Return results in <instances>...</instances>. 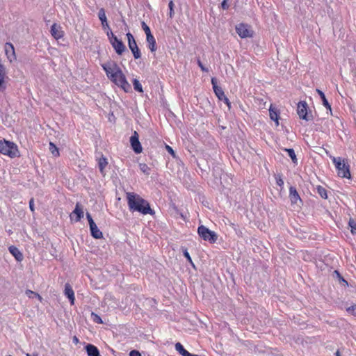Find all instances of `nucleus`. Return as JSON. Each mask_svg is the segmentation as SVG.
<instances>
[{
  "instance_id": "1",
  "label": "nucleus",
  "mask_w": 356,
  "mask_h": 356,
  "mask_svg": "<svg viewBox=\"0 0 356 356\" xmlns=\"http://www.w3.org/2000/svg\"><path fill=\"white\" fill-rule=\"evenodd\" d=\"M107 77L118 87H120L124 92L131 90V85L127 81L126 76L118 65L109 61L102 65Z\"/></svg>"
},
{
  "instance_id": "2",
  "label": "nucleus",
  "mask_w": 356,
  "mask_h": 356,
  "mask_svg": "<svg viewBox=\"0 0 356 356\" xmlns=\"http://www.w3.org/2000/svg\"><path fill=\"white\" fill-rule=\"evenodd\" d=\"M126 197L128 207L131 211H137L143 215H153L154 213L149 204L139 195L135 193L127 192Z\"/></svg>"
},
{
  "instance_id": "3",
  "label": "nucleus",
  "mask_w": 356,
  "mask_h": 356,
  "mask_svg": "<svg viewBox=\"0 0 356 356\" xmlns=\"http://www.w3.org/2000/svg\"><path fill=\"white\" fill-rule=\"evenodd\" d=\"M0 153L10 158L19 156L17 146L14 143L6 140H0Z\"/></svg>"
},
{
  "instance_id": "4",
  "label": "nucleus",
  "mask_w": 356,
  "mask_h": 356,
  "mask_svg": "<svg viewBox=\"0 0 356 356\" xmlns=\"http://www.w3.org/2000/svg\"><path fill=\"white\" fill-rule=\"evenodd\" d=\"M332 161L337 169L338 175L343 178H350L349 165L341 157H333Z\"/></svg>"
},
{
  "instance_id": "5",
  "label": "nucleus",
  "mask_w": 356,
  "mask_h": 356,
  "mask_svg": "<svg viewBox=\"0 0 356 356\" xmlns=\"http://www.w3.org/2000/svg\"><path fill=\"white\" fill-rule=\"evenodd\" d=\"M107 35L109 38V41L115 50L116 53L118 55H122V53L125 51L126 47L123 42L118 40V38L111 31L107 33Z\"/></svg>"
},
{
  "instance_id": "6",
  "label": "nucleus",
  "mask_w": 356,
  "mask_h": 356,
  "mask_svg": "<svg viewBox=\"0 0 356 356\" xmlns=\"http://www.w3.org/2000/svg\"><path fill=\"white\" fill-rule=\"evenodd\" d=\"M198 234L205 241L210 243H214L217 240V235L213 231L209 230L204 225H201L197 229Z\"/></svg>"
},
{
  "instance_id": "7",
  "label": "nucleus",
  "mask_w": 356,
  "mask_h": 356,
  "mask_svg": "<svg viewBox=\"0 0 356 356\" xmlns=\"http://www.w3.org/2000/svg\"><path fill=\"white\" fill-rule=\"evenodd\" d=\"M127 37L128 40V45L131 51L133 56L135 59H138L141 56L140 51L136 44V42L133 36V35L130 33H127Z\"/></svg>"
},
{
  "instance_id": "8",
  "label": "nucleus",
  "mask_w": 356,
  "mask_h": 356,
  "mask_svg": "<svg viewBox=\"0 0 356 356\" xmlns=\"http://www.w3.org/2000/svg\"><path fill=\"white\" fill-rule=\"evenodd\" d=\"M236 31L241 38H251L253 35V31L250 26L245 24H239L236 26Z\"/></svg>"
},
{
  "instance_id": "9",
  "label": "nucleus",
  "mask_w": 356,
  "mask_h": 356,
  "mask_svg": "<svg viewBox=\"0 0 356 356\" xmlns=\"http://www.w3.org/2000/svg\"><path fill=\"white\" fill-rule=\"evenodd\" d=\"M83 208L80 203L77 202L76 204L75 209L70 215V219L71 220L79 222L82 218H83Z\"/></svg>"
},
{
  "instance_id": "10",
  "label": "nucleus",
  "mask_w": 356,
  "mask_h": 356,
  "mask_svg": "<svg viewBox=\"0 0 356 356\" xmlns=\"http://www.w3.org/2000/svg\"><path fill=\"white\" fill-rule=\"evenodd\" d=\"M138 138L139 136L136 131L134 132V134L130 138V143L131 147L136 154H140L143 151V148Z\"/></svg>"
},
{
  "instance_id": "11",
  "label": "nucleus",
  "mask_w": 356,
  "mask_h": 356,
  "mask_svg": "<svg viewBox=\"0 0 356 356\" xmlns=\"http://www.w3.org/2000/svg\"><path fill=\"white\" fill-rule=\"evenodd\" d=\"M5 52L8 59L10 62H13L16 60V55L15 48L13 44L10 42H6L5 44Z\"/></svg>"
},
{
  "instance_id": "12",
  "label": "nucleus",
  "mask_w": 356,
  "mask_h": 356,
  "mask_svg": "<svg viewBox=\"0 0 356 356\" xmlns=\"http://www.w3.org/2000/svg\"><path fill=\"white\" fill-rule=\"evenodd\" d=\"M50 32H51V35L56 40H59V39L62 38L64 35V32L63 31L61 26L58 25L56 23H54L51 26Z\"/></svg>"
},
{
  "instance_id": "13",
  "label": "nucleus",
  "mask_w": 356,
  "mask_h": 356,
  "mask_svg": "<svg viewBox=\"0 0 356 356\" xmlns=\"http://www.w3.org/2000/svg\"><path fill=\"white\" fill-rule=\"evenodd\" d=\"M298 114L299 117L305 120H309V118L307 117V104L305 102H301L298 104L297 109Z\"/></svg>"
},
{
  "instance_id": "14",
  "label": "nucleus",
  "mask_w": 356,
  "mask_h": 356,
  "mask_svg": "<svg viewBox=\"0 0 356 356\" xmlns=\"http://www.w3.org/2000/svg\"><path fill=\"white\" fill-rule=\"evenodd\" d=\"M211 83L216 95L220 100H222L225 95L222 89L217 85V80L215 78L211 79Z\"/></svg>"
},
{
  "instance_id": "15",
  "label": "nucleus",
  "mask_w": 356,
  "mask_h": 356,
  "mask_svg": "<svg viewBox=\"0 0 356 356\" xmlns=\"http://www.w3.org/2000/svg\"><path fill=\"white\" fill-rule=\"evenodd\" d=\"M65 295L69 298L71 305H74V293L69 283H66L65 285Z\"/></svg>"
},
{
  "instance_id": "16",
  "label": "nucleus",
  "mask_w": 356,
  "mask_h": 356,
  "mask_svg": "<svg viewBox=\"0 0 356 356\" xmlns=\"http://www.w3.org/2000/svg\"><path fill=\"white\" fill-rule=\"evenodd\" d=\"M90 229L91 232V235L95 238L100 239L103 238L102 232L99 230V229L97 227L95 223H92L91 225H90Z\"/></svg>"
},
{
  "instance_id": "17",
  "label": "nucleus",
  "mask_w": 356,
  "mask_h": 356,
  "mask_svg": "<svg viewBox=\"0 0 356 356\" xmlns=\"http://www.w3.org/2000/svg\"><path fill=\"white\" fill-rule=\"evenodd\" d=\"M9 252L16 259L17 261H21L23 260V254L17 247L13 245L10 246Z\"/></svg>"
},
{
  "instance_id": "18",
  "label": "nucleus",
  "mask_w": 356,
  "mask_h": 356,
  "mask_svg": "<svg viewBox=\"0 0 356 356\" xmlns=\"http://www.w3.org/2000/svg\"><path fill=\"white\" fill-rule=\"evenodd\" d=\"M289 196L292 204H297L298 202H301L300 196L294 187H290Z\"/></svg>"
},
{
  "instance_id": "19",
  "label": "nucleus",
  "mask_w": 356,
  "mask_h": 356,
  "mask_svg": "<svg viewBox=\"0 0 356 356\" xmlns=\"http://www.w3.org/2000/svg\"><path fill=\"white\" fill-rule=\"evenodd\" d=\"M98 17L102 22V25L103 28L104 29H109V26L107 22V18H106V16L105 14V10L104 8L99 9V13H98Z\"/></svg>"
},
{
  "instance_id": "20",
  "label": "nucleus",
  "mask_w": 356,
  "mask_h": 356,
  "mask_svg": "<svg viewBox=\"0 0 356 356\" xmlns=\"http://www.w3.org/2000/svg\"><path fill=\"white\" fill-rule=\"evenodd\" d=\"M86 350L88 356H99V352L97 348L92 344H88Z\"/></svg>"
},
{
  "instance_id": "21",
  "label": "nucleus",
  "mask_w": 356,
  "mask_h": 356,
  "mask_svg": "<svg viewBox=\"0 0 356 356\" xmlns=\"http://www.w3.org/2000/svg\"><path fill=\"white\" fill-rule=\"evenodd\" d=\"M147 42L149 44V49L151 50L152 52H154L156 50V40L154 39V37L152 35H149L146 36Z\"/></svg>"
},
{
  "instance_id": "22",
  "label": "nucleus",
  "mask_w": 356,
  "mask_h": 356,
  "mask_svg": "<svg viewBox=\"0 0 356 356\" xmlns=\"http://www.w3.org/2000/svg\"><path fill=\"white\" fill-rule=\"evenodd\" d=\"M270 118L272 120H274L277 126L279 124V114L277 110L272 106L269 109Z\"/></svg>"
},
{
  "instance_id": "23",
  "label": "nucleus",
  "mask_w": 356,
  "mask_h": 356,
  "mask_svg": "<svg viewBox=\"0 0 356 356\" xmlns=\"http://www.w3.org/2000/svg\"><path fill=\"white\" fill-rule=\"evenodd\" d=\"M175 349L178 351L182 356H188L190 355V353H188L186 350L184 349L183 346L180 343H177L175 344Z\"/></svg>"
},
{
  "instance_id": "24",
  "label": "nucleus",
  "mask_w": 356,
  "mask_h": 356,
  "mask_svg": "<svg viewBox=\"0 0 356 356\" xmlns=\"http://www.w3.org/2000/svg\"><path fill=\"white\" fill-rule=\"evenodd\" d=\"M316 92H318V94L320 95V97H321L322 99V101H323V104L327 108H328L329 110L331 111V106L330 105V104L328 103L324 93L320 90L319 89H316Z\"/></svg>"
},
{
  "instance_id": "25",
  "label": "nucleus",
  "mask_w": 356,
  "mask_h": 356,
  "mask_svg": "<svg viewBox=\"0 0 356 356\" xmlns=\"http://www.w3.org/2000/svg\"><path fill=\"white\" fill-rule=\"evenodd\" d=\"M6 74V73L5 67L1 63V61L0 60V86L3 85Z\"/></svg>"
},
{
  "instance_id": "26",
  "label": "nucleus",
  "mask_w": 356,
  "mask_h": 356,
  "mask_svg": "<svg viewBox=\"0 0 356 356\" xmlns=\"http://www.w3.org/2000/svg\"><path fill=\"white\" fill-rule=\"evenodd\" d=\"M49 151L55 157H58L60 155L58 147L53 143H49Z\"/></svg>"
},
{
  "instance_id": "27",
  "label": "nucleus",
  "mask_w": 356,
  "mask_h": 356,
  "mask_svg": "<svg viewBox=\"0 0 356 356\" xmlns=\"http://www.w3.org/2000/svg\"><path fill=\"white\" fill-rule=\"evenodd\" d=\"M108 164V162H107V160L106 158H101L99 159V170H100V172H102V174H104V170L105 168V167Z\"/></svg>"
},
{
  "instance_id": "28",
  "label": "nucleus",
  "mask_w": 356,
  "mask_h": 356,
  "mask_svg": "<svg viewBox=\"0 0 356 356\" xmlns=\"http://www.w3.org/2000/svg\"><path fill=\"white\" fill-rule=\"evenodd\" d=\"M317 192L322 198H324V199L327 198V191L323 186H318L317 187Z\"/></svg>"
},
{
  "instance_id": "29",
  "label": "nucleus",
  "mask_w": 356,
  "mask_h": 356,
  "mask_svg": "<svg viewBox=\"0 0 356 356\" xmlns=\"http://www.w3.org/2000/svg\"><path fill=\"white\" fill-rule=\"evenodd\" d=\"M140 170L145 175H149L150 168L148 167V165L145 163H140L139 164Z\"/></svg>"
},
{
  "instance_id": "30",
  "label": "nucleus",
  "mask_w": 356,
  "mask_h": 356,
  "mask_svg": "<svg viewBox=\"0 0 356 356\" xmlns=\"http://www.w3.org/2000/svg\"><path fill=\"white\" fill-rule=\"evenodd\" d=\"M133 85H134V89L136 90V91H138L140 92H143V88H142V86L140 84V83L139 82V81L136 79H135L133 81Z\"/></svg>"
},
{
  "instance_id": "31",
  "label": "nucleus",
  "mask_w": 356,
  "mask_h": 356,
  "mask_svg": "<svg viewBox=\"0 0 356 356\" xmlns=\"http://www.w3.org/2000/svg\"><path fill=\"white\" fill-rule=\"evenodd\" d=\"M285 151L288 152L293 162L296 163L297 159L294 150L293 149H285Z\"/></svg>"
},
{
  "instance_id": "32",
  "label": "nucleus",
  "mask_w": 356,
  "mask_h": 356,
  "mask_svg": "<svg viewBox=\"0 0 356 356\" xmlns=\"http://www.w3.org/2000/svg\"><path fill=\"white\" fill-rule=\"evenodd\" d=\"M91 315H92V320H93L94 322H95L97 323H99V324L103 323V321H102V318L97 314H95L94 312H92Z\"/></svg>"
},
{
  "instance_id": "33",
  "label": "nucleus",
  "mask_w": 356,
  "mask_h": 356,
  "mask_svg": "<svg viewBox=\"0 0 356 356\" xmlns=\"http://www.w3.org/2000/svg\"><path fill=\"white\" fill-rule=\"evenodd\" d=\"M142 28L144 30L146 36L152 35L149 27L144 22H142Z\"/></svg>"
},
{
  "instance_id": "34",
  "label": "nucleus",
  "mask_w": 356,
  "mask_h": 356,
  "mask_svg": "<svg viewBox=\"0 0 356 356\" xmlns=\"http://www.w3.org/2000/svg\"><path fill=\"white\" fill-rule=\"evenodd\" d=\"M346 311L351 315L356 316V304L349 307L346 309Z\"/></svg>"
},
{
  "instance_id": "35",
  "label": "nucleus",
  "mask_w": 356,
  "mask_h": 356,
  "mask_svg": "<svg viewBox=\"0 0 356 356\" xmlns=\"http://www.w3.org/2000/svg\"><path fill=\"white\" fill-rule=\"evenodd\" d=\"M349 225L351 227V232L356 234V222L353 219L349 220Z\"/></svg>"
},
{
  "instance_id": "36",
  "label": "nucleus",
  "mask_w": 356,
  "mask_h": 356,
  "mask_svg": "<svg viewBox=\"0 0 356 356\" xmlns=\"http://www.w3.org/2000/svg\"><path fill=\"white\" fill-rule=\"evenodd\" d=\"M25 293L29 298H33L37 295V293L29 289L25 291Z\"/></svg>"
},
{
  "instance_id": "37",
  "label": "nucleus",
  "mask_w": 356,
  "mask_h": 356,
  "mask_svg": "<svg viewBox=\"0 0 356 356\" xmlns=\"http://www.w3.org/2000/svg\"><path fill=\"white\" fill-rule=\"evenodd\" d=\"M168 6H169V8H170V17H172V16L174 15V10H173L174 3H173L172 1H170L169 2Z\"/></svg>"
},
{
  "instance_id": "38",
  "label": "nucleus",
  "mask_w": 356,
  "mask_h": 356,
  "mask_svg": "<svg viewBox=\"0 0 356 356\" xmlns=\"http://www.w3.org/2000/svg\"><path fill=\"white\" fill-rule=\"evenodd\" d=\"M165 149L173 157H175V153L170 146L166 145Z\"/></svg>"
},
{
  "instance_id": "39",
  "label": "nucleus",
  "mask_w": 356,
  "mask_h": 356,
  "mask_svg": "<svg viewBox=\"0 0 356 356\" xmlns=\"http://www.w3.org/2000/svg\"><path fill=\"white\" fill-rule=\"evenodd\" d=\"M129 356H141V354L139 351L133 350L129 353Z\"/></svg>"
},
{
  "instance_id": "40",
  "label": "nucleus",
  "mask_w": 356,
  "mask_h": 356,
  "mask_svg": "<svg viewBox=\"0 0 356 356\" xmlns=\"http://www.w3.org/2000/svg\"><path fill=\"white\" fill-rule=\"evenodd\" d=\"M197 64L199 65V67L201 68V70L204 72H208V69H207L202 63V62L200 61V60H197Z\"/></svg>"
},
{
  "instance_id": "41",
  "label": "nucleus",
  "mask_w": 356,
  "mask_h": 356,
  "mask_svg": "<svg viewBox=\"0 0 356 356\" xmlns=\"http://www.w3.org/2000/svg\"><path fill=\"white\" fill-rule=\"evenodd\" d=\"M86 217L88 220L89 225H91L92 223H95L89 213H86Z\"/></svg>"
},
{
  "instance_id": "42",
  "label": "nucleus",
  "mask_w": 356,
  "mask_h": 356,
  "mask_svg": "<svg viewBox=\"0 0 356 356\" xmlns=\"http://www.w3.org/2000/svg\"><path fill=\"white\" fill-rule=\"evenodd\" d=\"M222 101H224V102L227 104V106H228V108L230 109L231 108V103L226 96L222 99Z\"/></svg>"
},
{
  "instance_id": "43",
  "label": "nucleus",
  "mask_w": 356,
  "mask_h": 356,
  "mask_svg": "<svg viewBox=\"0 0 356 356\" xmlns=\"http://www.w3.org/2000/svg\"><path fill=\"white\" fill-rule=\"evenodd\" d=\"M184 255L185 256V257H186V259H187L190 262H191V261H192L191 258V257H190V255H189V253L188 252L187 250H186V249H185V250H184Z\"/></svg>"
},
{
  "instance_id": "44",
  "label": "nucleus",
  "mask_w": 356,
  "mask_h": 356,
  "mask_svg": "<svg viewBox=\"0 0 356 356\" xmlns=\"http://www.w3.org/2000/svg\"><path fill=\"white\" fill-rule=\"evenodd\" d=\"M227 0H223V1H222V3H221L222 8L223 9H225H225H227V8H228V7H229V6H228V4H227Z\"/></svg>"
},
{
  "instance_id": "45",
  "label": "nucleus",
  "mask_w": 356,
  "mask_h": 356,
  "mask_svg": "<svg viewBox=\"0 0 356 356\" xmlns=\"http://www.w3.org/2000/svg\"><path fill=\"white\" fill-rule=\"evenodd\" d=\"M29 207L30 209L33 211H34V204H33V200L31 199L29 202Z\"/></svg>"
},
{
  "instance_id": "46",
  "label": "nucleus",
  "mask_w": 356,
  "mask_h": 356,
  "mask_svg": "<svg viewBox=\"0 0 356 356\" xmlns=\"http://www.w3.org/2000/svg\"><path fill=\"white\" fill-rule=\"evenodd\" d=\"M277 184L280 186H282L284 184V181L282 180V178L280 177V178L277 179Z\"/></svg>"
},
{
  "instance_id": "47",
  "label": "nucleus",
  "mask_w": 356,
  "mask_h": 356,
  "mask_svg": "<svg viewBox=\"0 0 356 356\" xmlns=\"http://www.w3.org/2000/svg\"><path fill=\"white\" fill-rule=\"evenodd\" d=\"M73 341H74V343H76H76H79V339H78L76 336H74V337H73Z\"/></svg>"
},
{
  "instance_id": "48",
  "label": "nucleus",
  "mask_w": 356,
  "mask_h": 356,
  "mask_svg": "<svg viewBox=\"0 0 356 356\" xmlns=\"http://www.w3.org/2000/svg\"><path fill=\"white\" fill-rule=\"evenodd\" d=\"M36 298H38V299L42 302V298L41 297V296H40L38 293H37V295L35 296Z\"/></svg>"
},
{
  "instance_id": "49",
  "label": "nucleus",
  "mask_w": 356,
  "mask_h": 356,
  "mask_svg": "<svg viewBox=\"0 0 356 356\" xmlns=\"http://www.w3.org/2000/svg\"><path fill=\"white\" fill-rule=\"evenodd\" d=\"M26 356H38L37 353H33L32 355L29 354V353H26Z\"/></svg>"
},
{
  "instance_id": "50",
  "label": "nucleus",
  "mask_w": 356,
  "mask_h": 356,
  "mask_svg": "<svg viewBox=\"0 0 356 356\" xmlns=\"http://www.w3.org/2000/svg\"><path fill=\"white\" fill-rule=\"evenodd\" d=\"M342 282H343V284L348 285V282L345 280L342 279Z\"/></svg>"
},
{
  "instance_id": "51",
  "label": "nucleus",
  "mask_w": 356,
  "mask_h": 356,
  "mask_svg": "<svg viewBox=\"0 0 356 356\" xmlns=\"http://www.w3.org/2000/svg\"><path fill=\"white\" fill-rule=\"evenodd\" d=\"M335 355H336V356H341V354H340L339 351H337Z\"/></svg>"
},
{
  "instance_id": "52",
  "label": "nucleus",
  "mask_w": 356,
  "mask_h": 356,
  "mask_svg": "<svg viewBox=\"0 0 356 356\" xmlns=\"http://www.w3.org/2000/svg\"><path fill=\"white\" fill-rule=\"evenodd\" d=\"M3 88H4L3 85H1V86H0V90H1V89H3Z\"/></svg>"
}]
</instances>
